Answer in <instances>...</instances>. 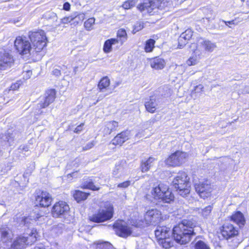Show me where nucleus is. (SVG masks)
<instances>
[{"mask_svg": "<svg viewBox=\"0 0 249 249\" xmlns=\"http://www.w3.org/2000/svg\"><path fill=\"white\" fill-rule=\"evenodd\" d=\"M175 240L180 245L188 243L192 237L195 234L194 231V224L186 220L174 227L172 231Z\"/></svg>", "mask_w": 249, "mask_h": 249, "instance_id": "obj_1", "label": "nucleus"}, {"mask_svg": "<svg viewBox=\"0 0 249 249\" xmlns=\"http://www.w3.org/2000/svg\"><path fill=\"white\" fill-rule=\"evenodd\" d=\"M174 196L172 194L171 192L169 190L168 186L167 185L163 183L159 184L158 187H157V207L160 210H157V219L159 218V216L160 215V220H164L168 218L166 214L167 212H163V213L160 212L161 207L162 206L164 208H166V206H163L160 202L169 203L171 201L173 200Z\"/></svg>", "mask_w": 249, "mask_h": 249, "instance_id": "obj_2", "label": "nucleus"}, {"mask_svg": "<svg viewBox=\"0 0 249 249\" xmlns=\"http://www.w3.org/2000/svg\"><path fill=\"white\" fill-rule=\"evenodd\" d=\"M113 214V205L106 202L100 207L95 213L89 217V220L94 223H102L111 219Z\"/></svg>", "mask_w": 249, "mask_h": 249, "instance_id": "obj_3", "label": "nucleus"}, {"mask_svg": "<svg viewBox=\"0 0 249 249\" xmlns=\"http://www.w3.org/2000/svg\"><path fill=\"white\" fill-rule=\"evenodd\" d=\"M189 178L187 174L183 171L179 172L173 181V184L178 194L185 197L190 192L191 185L189 182Z\"/></svg>", "mask_w": 249, "mask_h": 249, "instance_id": "obj_4", "label": "nucleus"}, {"mask_svg": "<svg viewBox=\"0 0 249 249\" xmlns=\"http://www.w3.org/2000/svg\"><path fill=\"white\" fill-rule=\"evenodd\" d=\"M14 48L18 55L23 57L31 54L32 47L31 42L25 36H18L14 42Z\"/></svg>", "mask_w": 249, "mask_h": 249, "instance_id": "obj_5", "label": "nucleus"}, {"mask_svg": "<svg viewBox=\"0 0 249 249\" xmlns=\"http://www.w3.org/2000/svg\"><path fill=\"white\" fill-rule=\"evenodd\" d=\"M34 198L35 206L41 208H48L53 201L52 195L48 192L41 189L36 191Z\"/></svg>", "mask_w": 249, "mask_h": 249, "instance_id": "obj_6", "label": "nucleus"}, {"mask_svg": "<svg viewBox=\"0 0 249 249\" xmlns=\"http://www.w3.org/2000/svg\"><path fill=\"white\" fill-rule=\"evenodd\" d=\"M70 212V207L68 203L62 200L55 202L51 209V214L55 218L64 217Z\"/></svg>", "mask_w": 249, "mask_h": 249, "instance_id": "obj_7", "label": "nucleus"}, {"mask_svg": "<svg viewBox=\"0 0 249 249\" xmlns=\"http://www.w3.org/2000/svg\"><path fill=\"white\" fill-rule=\"evenodd\" d=\"M169 229L166 227H157V240L163 248L168 249L173 246V242L170 238Z\"/></svg>", "mask_w": 249, "mask_h": 249, "instance_id": "obj_8", "label": "nucleus"}, {"mask_svg": "<svg viewBox=\"0 0 249 249\" xmlns=\"http://www.w3.org/2000/svg\"><path fill=\"white\" fill-rule=\"evenodd\" d=\"M115 234L119 237L126 238L132 234V230L123 220H116L112 225Z\"/></svg>", "mask_w": 249, "mask_h": 249, "instance_id": "obj_9", "label": "nucleus"}, {"mask_svg": "<svg viewBox=\"0 0 249 249\" xmlns=\"http://www.w3.org/2000/svg\"><path fill=\"white\" fill-rule=\"evenodd\" d=\"M188 158L186 152L177 151L171 154L166 160L165 163L170 166H178L184 163Z\"/></svg>", "mask_w": 249, "mask_h": 249, "instance_id": "obj_10", "label": "nucleus"}, {"mask_svg": "<svg viewBox=\"0 0 249 249\" xmlns=\"http://www.w3.org/2000/svg\"><path fill=\"white\" fill-rule=\"evenodd\" d=\"M131 137L130 131L128 129L124 130L117 133L111 140L110 143L115 147H121Z\"/></svg>", "mask_w": 249, "mask_h": 249, "instance_id": "obj_11", "label": "nucleus"}, {"mask_svg": "<svg viewBox=\"0 0 249 249\" xmlns=\"http://www.w3.org/2000/svg\"><path fill=\"white\" fill-rule=\"evenodd\" d=\"M195 189L200 196L203 198H205L211 195L213 191V188L211 185L207 182H199L195 183Z\"/></svg>", "mask_w": 249, "mask_h": 249, "instance_id": "obj_12", "label": "nucleus"}, {"mask_svg": "<svg viewBox=\"0 0 249 249\" xmlns=\"http://www.w3.org/2000/svg\"><path fill=\"white\" fill-rule=\"evenodd\" d=\"M216 47V44L204 38L199 37L197 40V48L208 52H213Z\"/></svg>", "mask_w": 249, "mask_h": 249, "instance_id": "obj_13", "label": "nucleus"}, {"mask_svg": "<svg viewBox=\"0 0 249 249\" xmlns=\"http://www.w3.org/2000/svg\"><path fill=\"white\" fill-rule=\"evenodd\" d=\"M56 91L55 89H51L47 90L43 101L38 104L40 108H45L53 103L56 98Z\"/></svg>", "mask_w": 249, "mask_h": 249, "instance_id": "obj_14", "label": "nucleus"}, {"mask_svg": "<svg viewBox=\"0 0 249 249\" xmlns=\"http://www.w3.org/2000/svg\"><path fill=\"white\" fill-rule=\"evenodd\" d=\"M137 8L141 12L146 11L148 14L153 15L156 8L155 0H144L137 5Z\"/></svg>", "mask_w": 249, "mask_h": 249, "instance_id": "obj_15", "label": "nucleus"}, {"mask_svg": "<svg viewBox=\"0 0 249 249\" xmlns=\"http://www.w3.org/2000/svg\"><path fill=\"white\" fill-rule=\"evenodd\" d=\"M221 233L225 238L228 239L237 235L238 231L235 229L232 225L227 223L223 226Z\"/></svg>", "mask_w": 249, "mask_h": 249, "instance_id": "obj_16", "label": "nucleus"}, {"mask_svg": "<svg viewBox=\"0 0 249 249\" xmlns=\"http://www.w3.org/2000/svg\"><path fill=\"white\" fill-rule=\"evenodd\" d=\"M83 180V182L80 186V188L82 189H88L93 191L100 190V187L95 185L92 178L85 177Z\"/></svg>", "mask_w": 249, "mask_h": 249, "instance_id": "obj_17", "label": "nucleus"}, {"mask_svg": "<svg viewBox=\"0 0 249 249\" xmlns=\"http://www.w3.org/2000/svg\"><path fill=\"white\" fill-rule=\"evenodd\" d=\"M28 37L30 42L40 41L47 38L45 32L42 30H38L35 31H31L29 33Z\"/></svg>", "mask_w": 249, "mask_h": 249, "instance_id": "obj_18", "label": "nucleus"}, {"mask_svg": "<svg viewBox=\"0 0 249 249\" xmlns=\"http://www.w3.org/2000/svg\"><path fill=\"white\" fill-rule=\"evenodd\" d=\"M192 36L193 32L191 29H187L182 33L178 38V47L181 48L183 47L186 44L187 41L191 38Z\"/></svg>", "mask_w": 249, "mask_h": 249, "instance_id": "obj_19", "label": "nucleus"}, {"mask_svg": "<svg viewBox=\"0 0 249 249\" xmlns=\"http://www.w3.org/2000/svg\"><path fill=\"white\" fill-rule=\"evenodd\" d=\"M90 195V193L86 192L79 190H75L72 193V197L77 203H80L85 201Z\"/></svg>", "mask_w": 249, "mask_h": 249, "instance_id": "obj_20", "label": "nucleus"}, {"mask_svg": "<svg viewBox=\"0 0 249 249\" xmlns=\"http://www.w3.org/2000/svg\"><path fill=\"white\" fill-rule=\"evenodd\" d=\"M232 221L237 224L240 227L245 225V219L242 213L240 212H236L231 217Z\"/></svg>", "mask_w": 249, "mask_h": 249, "instance_id": "obj_21", "label": "nucleus"}, {"mask_svg": "<svg viewBox=\"0 0 249 249\" xmlns=\"http://www.w3.org/2000/svg\"><path fill=\"white\" fill-rule=\"evenodd\" d=\"M119 127L118 122L115 121L107 122L104 128V131L106 134H110L112 132L117 131Z\"/></svg>", "mask_w": 249, "mask_h": 249, "instance_id": "obj_22", "label": "nucleus"}, {"mask_svg": "<svg viewBox=\"0 0 249 249\" xmlns=\"http://www.w3.org/2000/svg\"><path fill=\"white\" fill-rule=\"evenodd\" d=\"M29 244V243L28 242V237L18 236L14 241L11 247L14 249H18L21 247H24L25 245Z\"/></svg>", "mask_w": 249, "mask_h": 249, "instance_id": "obj_23", "label": "nucleus"}, {"mask_svg": "<svg viewBox=\"0 0 249 249\" xmlns=\"http://www.w3.org/2000/svg\"><path fill=\"white\" fill-rule=\"evenodd\" d=\"M110 85V80L108 76H105L102 77L99 81L97 87L100 91H103L107 89Z\"/></svg>", "mask_w": 249, "mask_h": 249, "instance_id": "obj_24", "label": "nucleus"}, {"mask_svg": "<svg viewBox=\"0 0 249 249\" xmlns=\"http://www.w3.org/2000/svg\"><path fill=\"white\" fill-rule=\"evenodd\" d=\"M48 42L47 38L45 39H41L39 41H35L32 42V47L33 48L34 51L36 53L41 52L47 46Z\"/></svg>", "mask_w": 249, "mask_h": 249, "instance_id": "obj_25", "label": "nucleus"}, {"mask_svg": "<svg viewBox=\"0 0 249 249\" xmlns=\"http://www.w3.org/2000/svg\"><path fill=\"white\" fill-rule=\"evenodd\" d=\"M119 43V40L115 38L107 39L103 46V51L106 53H108L112 50V45Z\"/></svg>", "mask_w": 249, "mask_h": 249, "instance_id": "obj_26", "label": "nucleus"}, {"mask_svg": "<svg viewBox=\"0 0 249 249\" xmlns=\"http://www.w3.org/2000/svg\"><path fill=\"white\" fill-rule=\"evenodd\" d=\"M117 37V39L121 41V44H123L127 38V35L124 29L121 28L118 30Z\"/></svg>", "mask_w": 249, "mask_h": 249, "instance_id": "obj_27", "label": "nucleus"}, {"mask_svg": "<svg viewBox=\"0 0 249 249\" xmlns=\"http://www.w3.org/2000/svg\"><path fill=\"white\" fill-rule=\"evenodd\" d=\"M94 245L99 249H111L112 245L109 242L97 241L94 242Z\"/></svg>", "mask_w": 249, "mask_h": 249, "instance_id": "obj_28", "label": "nucleus"}, {"mask_svg": "<svg viewBox=\"0 0 249 249\" xmlns=\"http://www.w3.org/2000/svg\"><path fill=\"white\" fill-rule=\"evenodd\" d=\"M155 101V99L150 98L148 101H146L145 103V107L146 110L150 113H154L156 110Z\"/></svg>", "mask_w": 249, "mask_h": 249, "instance_id": "obj_29", "label": "nucleus"}, {"mask_svg": "<svg viewBox=\"0 0 249 249\" xmlns=\"http://www.w3.org/2000/svg\"><path fill=\"white\" fill-rule=\"evenodd\" d=\"M24 81L21 79L17 80L15 83H12L8 88V91H16L18 90L20 87H21L24 83Z\"/></svg>", "mask_w": 249, "mask_h": 249, "instance_id": "obj_30", "label": "nucleus"}, {"mask_svg": "<svg viewBox=\"0 0 249 249\" xmlns=\"http://www.w3.org/2000/svg\"><path fill=\"white\" fill-rule=\"evenodd\" d=\"M95 19L94 18H89L87 19L84 23L85 28L87 31H90L93 29L95 24Z\"/></svg>", "mask_w": 249, "mask_h": 249, "instance_id": "obj_31", "label": "nucleus"}, {"mask_svg": "<svg viewBox=\"0 0 249 249\" xmlns=\"http://www.w3.org/2000/svg\"><path fill=\"white\" fill-rule=\"evenodd\" d=\"M155 40L153 39H149L146 41L144 51L147 52H151L154 48Z\"/></svg>", "mask_w": 249, "mask_h": 249, "instance_id": "obj_32", "label": "nucleus"}, {"mask_svg": "<svg viewBox=\"0 0 249 249\" xmlns=\"http://www.w3.org/2000/svg\"><path fill=\"white\" fill-rule=\"evenodd\" d=\"M131 226L136 228H142L144 226V220L143 219H135L132 221Z\"/></svg>", "mask_w": 249, "mask_h": 249, "instance_id": "obj_33", "label": "nucleus"}, {"mask_svg": "<svg viewBox=\"0 0 249 249\" xmlns=\"http://www.w3.org/2000/svg\"><path fill=\"white\" fill-rule=\"evenodd\" d=\"M150 158L148 159L147 160L144 161L141 163V169L142 172H146L150 168Z\"/></svg>", "mask_w": 249, "mask_h": 249, "instance_id": "obj_34", "label": "nucleus"}, {"mask_svg": "<svg viewBox=\"0 0 249 249\" xmlns=\"http://www.w3.org/2000/svg\"><path fill=\"white\" fill-rule=\"evenodd\" d=\"M243 20L242 18H236L234 19L231 21H225L223 20V22L225 23L226 26H228L229 28H232V27L231 26V25H237L238 23L241 21Z\"/></svg>", "mask_w": 249, "mask_h": 249, "instance_id": "obj_35", "label": "nucleus"}, {"mask_svg": "<svg viewBox=\"0 0 249 249\" xmlns=\"http://www.w3.org/2000/svg\"><path fill=\"white\" fill-rule=\"evenodd\" d=\"M135 5L134 0H127L123 2L122 7L125 10H128L132 8Z\"/></svg>", "mask_w": 249, "mask_h": 249, "instance_id": "obj_36", "label": "nucleus"}, {"mask_svg": "<svg viewBox=\"0 0 249 249\" xmlns=\"http://www.w3.org/2000/svg\"><path fill=\"white\" fill-rule=\"evenodd\" d=\"M195 249H210V247L203 241H198L195 246Z\"/></svg>", "mask_w": 249, "mask_h": 249, "instance_id": "obj_37", "label": "nucleus"}, {"mask_svg": "<svg viewBox=\"0 0 249 249\" xmlns=\"http://www.w3.org/2000/svg\"><path fill=\"white\" fill-rule=\"evenodd\" d=\"M168 3L167 0H157V8L162 9L168 6Z\"/></svg>", "mask_w": 249, "mask_h": 249, "instance_id": "obj_38", "label": "nucleus"}, {"mask_svg": "<svg viewBox=\"0 0 249 249\" xmlns=\"http://www.w3.org/2000/svg\"><path fill=\"white\" fill-rule=\"evenodd\" d=\"M75 17L72 16H66L61 19L60 22L62 24H67L73 20Z\"/></svg>", "mask_w": 249, "mask_h": 249, "instance_id": "obj_39", "label": "nucleus"}, {"mask_svg": "<svg viewBox=\"0 0 249 249\" xmlns=\"http://www.w3.org/2000/svg\"><path fill=\"white\" fill-rule=\"evenodd\" d=\"M212 207L211 206L206 207L201 211V214L204 217H207L211 213Z\"/></svg>", "mask_w": 249, "mask_h": 249, "instance_id": "obj_40", "label": "nucleus"}, {"mask_svg": "<svg viewBox=\"0 0 249 249\" xmlns=\"http://www.w3.org/2000/svg\"><path fill=\"white\" fill-rule=\"evenodd\" d=\"M143 26L141 22H138L136 23L134 25L132 33L134 34L137 32L141 31L143 28Z\"/></svg>", "mask_w": 249, "mask_h": 249, "instance_id": "obj_41", "label": "nucleus"}, {"mask_svg": "<svg viewBox=\"0 0 249 249\" xmlns=\"http://www.w3.org/2000/svg\"><path fill=\"white\" fill-rule=\"evenodd\" d=\"M95 143L96 142L94 141H92L91 142H89L82 147V151H85L92 148L95 145Z\"/></svg>", "mask_w": 249, "mask_h": 249, "instance_id": "obj_42", "label": "nucleus"}, {"mask_svg": "<svg viewBox=\"0 0 249 249\" xmlns=\"http://www.w3.org/2000/svg\"><path fill=\"white\" fill-rule=\"evenodd\" d=\"M85 123H82L77 125L74 129L73 132L75 133L79 134L84 130Z\"/></svg>", "mask_w": 249, "mask_h": 249, "instance_id": "obj_43", "label": "nucleus"}, {"mask_svg": "<svg viewBox=\"0 0 249 249\" xmlns=\"http://www.w3.org/2000/svg\"><path fill=\"white\" fill-rule=\"evenodd\" d=\"M2 58L3 60L5 59H8L6 60L5 62H12L14 61L13 56L9 53L5 52L3 53Z\"/></svg>", "mask_w": 249, "mask_h": 249, "instance_id": "obj_44", "label": "nucleus"}, {"mask_svg": "<svg viewBox=\"0 0 249 249\" xmlns=\"http://www.w3.org/2000/svg\"><path fill=\"white\" fill-rule=\"evenodd\" d=\"M23 81L25 82L27 80L30 79L32 75V71L31 70H27L23 72Z\"/></svg>", "mask_w": 249, "mask_h": 249, "instance_id": "obj_45", "label": "nucleus"}, {"mask_svg": "<svg viewBox=\"0 0 249 249\" xmlns=\"http://www.w3.org/2000/svg\"><path fill=\"white\" fill-rule=\"evenodd\" d=\"M130 185V181L126 180L123 182L120 183L117 185V187L120 188H126Z\"/></svg>", "mask_w": 249, "mask_h": 249, "instance_id": "obj_46", "label": "nucleus"}, {"mask_svg": "<svg viewBox=\"0 0 249 249\" xmlns=\"http://www.w3.org/2000/svg\"><path fill=\"white\" fill-rule=\"evenodd\" d=\"M63 9L65 10L69 11L71 9V5L68 2H66L63 4Z\"/></svg>", "mask_w": 249, "mask_h": 249, "instance_id": "obj_47", "label": "nucleus"}, {"mask_svg": "<svg viewBox=\"0 0 249 249\" xmlns=\"http://www.w3.org/2000/svg\"><path fill=\"white\" fill-rule=\"evenodd\" d=\"M52 74L55 76H59L61 74V71L59 69H55L52 71Z\"/></svg>", "mask_w": 249, "mask_h": 249, "instance_id": "obj_48", "label": "nucleus"}, {"mask_svg": "<svg viewBox=\"0 0 249 249\" xmlns=\"http://www.w3.org/2000/svg\"><path fill=\"white\" fill-rule=\"evenodd\" d=\"M203 88H204L203 86L202 85L200 84V85L196 86L195 87V90H196L197 92H200V91H203Z\"/></svg>", "mask_w": 249, "mask_h": 249, "instance_id": "obj_49", "label": "nucleus"}, {"mask_svg": "<svg viewBox=\"0 0 249 249\" xmlns=\"http://www.w3.org/2000/svg\"><path fill=\"white\" fill-rule=\"evenodd\" d=\"M154 215V212L153 210L151 211H148L146 212V216L150 218L151 217H153V216Z\"/></svg>", "mask_w": 249, "mask_h": 249, "instance_id": "obj_50", "label": "nucleus"}, {"mask_svg": "<svg viewBox=\"0 0 249 249\" xmlns=\"http://www.w3.org/2000/svg\"><path fill=\"white\" fill-rule=\"evenodd\" d=\"M8 234V232L7 231H6V230L3 231L1 232V237L2 238H5L7 236Z\"/></svg>", "mask_w": 249, "mask_h": 249, "instance_id": "obj_51", "label": "nucleus"}, {"mask_svg": "<svg viewBox=\"0 0 249 249\" xmlns=\"http://www.w3.org/2000/svg\"><path fill=\"white\" fill-rule=\"evenodd\" d=\"M161 48H162V49L164 51H168V50H167L168 45L166 44H162L161 46Z\"/></svg>", "mask_w": 249, "mask_h": 249, "instance_id": "obj_52", "label": "nucleus"}, {"mask_svg": "<svg viewBox=\"0 0 249 249\" xmlns=\"http://www.w3.org/2000/svg\"><path fill=\"white\" fill-rule=\"evenodd\" d=\"M156 64H157V69H158V68H159L160 69L163 68V63H156Z\"/></svg>", "mask_w": 249, "mask_h": 249, "instance_id": "obj_53", "label": "nucleus"}, {"mask_svg": "<svg viewBox=\"0 0 249 249\" xmlns=\"http://www.w3.org/2000/svg\"><path fill=\"white\" fill-rule=\"evenodd\" d=\"M22 150L25 151H27L28 150V147L27 146H25L22 148Z\"/></svg>", "mask_w": 249, "mask_h": 249, "instance_id": "obj_54", "label": "nucleus"}, {"mask_svg": "<svg viewBox=\"0 0 249 249\" xmlns=\"http://www.w3.org/2000/svg\"><path fill=\"white\" fill-rule=\"evenodd\" d=\"M193 59V58H191L190 57L189 59V61L191 62V63H192L193 61H196V59Z\"/></svg>", "mask_w": 249, "mask_h": 249, "instance_id": "obj_55", "label": "nucleus"}, {"mask_svg": "<svg viewBox=\"0 0 249 249\" xmlns=\"http://www.w3.org/2000/svg\"><path fill=\"white\" fill-rule=\"evenodd\" d=\"M155 65H156V63H152V64H151V67H152V68L155 67Z\"/></svg>", "mask_w": 249, "mask_h": 249, "instance_id": "obj_56", "label": "nucleus"}, {"mask_svg": "<svg viewBox=\"0 0 249 249\" xmlns=\"http://www.w3.org/2000/svg\"><path fill=\"white\" fill-rule=\"evenodd\" d=\"M2 67V64L0 63V70H4V69H3V68H1Z\"/></svg>", "mask_w": 249, "mask_h": 249, "instance_id": "obj_57", "label": "nucleus"}, {"mask_svg": "<svg viewBox=\"0 0 249 249\" xmlns=\"http://www.w3.org/2000/svg\"><path fill=\"white\" fill-rule=\"evenodd\" d=\"M157 61H158L157 62H161V59L160 58L157 59Z\"/></svg>", "mask_w": 249, "mask_h": 249, "instance_id": "obj_58", "label": "nucleus"}, {"mask_svg": "<svg viewBox=\"0 0 249 249\" xmlns=\"http://www.w3.org/2000/svg\"><path fill=\"white\" fill-rule=\"evenodd\" d=\"M153 190L155 193H156V188H154Z\"/></svg>", "mask_w": 249, "mask_h": 249, "instance_id": "obj_59", "label": "nucleus"}, {"mask_svg": "<svg viewBox=\"0 0 249 249\" xmlns=\"http://www.w3.org/2000/svg\"><path fill=\"white\" fill-rule=\"evenodd\" d=\"M26 219H27V217H24V218H23V220H25Z\"/></svg>", "mask_w": 249, "mask_h": 249, "instance_id": "obj_60", "label": "nucleus"}, {"mask_svg": "<svg viewBox=\"0 0 249 249\" xmlns=\"http://www.w3.org/2000/svg\"><path fill=\"white\" fill-rule=\"evenodd\" d=\"M33 234H34V233L32 232V233H31V234H30V236H32V235H33Z\"/></svg>", "mask_w": 249, "mask_h": 249, "instance_id": "obj_61", "label": "nucleus"}, {"mask_svg": "<svg viewBox=\"0 0 249 249\" xmlns=\"http://www.w3.org/2000/svg\"><path fill=\"white\" fill-rule=\"evenodd\" d=\"M34 237L36 239V236H34Z\"/></svg>", "mask_w": 249, "mask_h": 249, "instance_id": "obj_62", "label": "nucleus"}, {"mask_svg": "<svg viewBox=\"0 0 249 249\" xmlns=\"http://www.w3.org/2000/svg\"><path fill=\"white\" fill-rule=\"evenodd\" d=\"M34 237L36 239V236H34Z\"/></svg>", "mask_w": 249, "mask_h": 249, "instance_id": "obj_63", "label": "nucleus"}, {"mask_svg": "<svg viewBox=\"0 0 249 249\" xmlns=\"http://www.w3.org/2000/svg\"><path fill=\"white\" fill-rule=\"evenodd\" d=\"M34 237L36 239V236H34Z\"/></svg>", "mask_w": 249, "mask_h": 249, "instance_id": "obj_64", "label": "nucleus"}]
</instances>
